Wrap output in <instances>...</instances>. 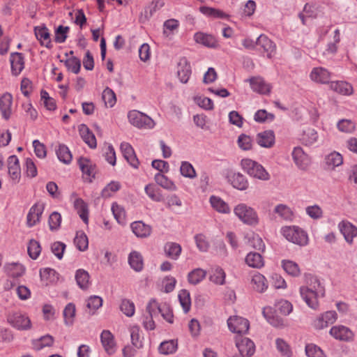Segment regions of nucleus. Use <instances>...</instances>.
Masks as SVG:
<instances>
[{"instance_id":"nucleus-1","label":"nucleus","mask_w":357,"mask_h":357,"mask_svg":"<svg viewBox=\"0 0 357 357\" xmlns=\"http://www.w3.org/2000/svg\"><path fill=\"white\" fill-rule=\"evenodd\" d=\"M299 292L305 303L316 310L319 307V298L325 296V288L317 277L310 275L307 286H301Z\"/></svg>"},{"instance_id":"nucleus-2","label":"nucleus","mask_w":357,"mask_h":357,"mask_svg":"<svg viewBox=\"0 0 357 357\" xmlns=\"http://www.w3.org/2000/svg\"><path fill=\"white\" fill-rule=\"evenodd\" d=\"M242 169L250 176L261 181H268L271 178L268 172L259 162L249 158L241 161Z\"/></svg>"},{"instance_id":"nucleus-3","label":"nucleus","mask_w":357,"mask_h":357,"mask_svg":"<svg viewBox=\"0 0 357 357\" xmlns=\"http://www.w3.org/2000/svg\"><path fill=\"white\" fill-rule=\"evenodd\" d=\"M281 234L289 242L305 246L308 243V236L306 231L298 226H285L282 227Z\"/></svg>"},{"instance_id":"nucleus-4","label":"nucleus","mask_w":357,"mask_h":357,"mask_svg":"<svg viewBox=\"0 0 357 357\" xmlns=\"http://www.w3.org/2000/svg\"><path fill=\"white\" fill-rule=\"evenodd\" d=\"M234 213L245 225L255 226L259 222L257 211L244 203L237 204L234 208Z\"/></svg>"},{"instance_id":"nucleus-5","label":"nucleus","mask_w":357,"mask_h":357,"mask_svg":"<svg viewBox=\"0 0 357 357\" xmlns=\"http://www.w3.org/2000/svg\"><path fill=\"white\" fill-rule=\"evenodd\" d=\"M128 119L130 124L139 129H152L155 125L150 116L135 109L128 113Z\"/></svg>"},{"instance_id":"nucleus-6","label":"nucleus","mask_w":357,"mask_h":357,"mask_svg":"<svg viewBox=\"0 0 357 357\" xmlns=\"http://www.w3.org/2000/svg\"><path fill=\"white\" fill-rule=\"evenodd\" d=\"M8 323L17 330L26 331L31 327L29 317L21 312H15L8 317Z\"/></svg>"},{"instance_id":"nucleus-7","label":"nucleus","mask_w":357,"mask_h":357,"mask_svg":"<svg viewBox=\"0 0 357 357\" xmlns=\"http://www.w3.org/2000/svg\"><path fill=\"white\" fill-rule=\"evenodd\" d=\"M229 329L238 334L246 333L250 328V323L247 319L238 316L230 317L227 320Z\"/></svg>"},{"instance_id":"nucleus-8","label":"nucleus","mask_w":357,"mask_h":357,"mask_svg":"<svg viewBox=\"0 0 357 357\" xmlns=\"http://www.w3.org/2000/svg\"><path fill=\"white\" fill-rule=\"evenodd\" d=\"M44 209L45 204L42 202H36L30 208L26 215V225L28 227H32L40 222Z\"/></svg>"},{"instance_id":"nucleus-9","label":"nucleus","mask_w":357,"mask_h":357,"mask_svg":"<svg viewBox=\"0 0 357 357\" xmlns=\"http://www.w3.org/2000/svg\"><path fill=\"white\" fill-rule=\"evenodd\" d=\"M329 333L332 337L340 341L351 342L354 339V332L349 328L343 325L333 326Z\"/></svg>"},{"instance_id":"nucleus-10","label":"nucleus","mask_w":357,"mask_h":357,"mask_svg":"<svg viewBox=\"0 0 357 357\" xmlns=\"http://www.w3.org/2000/svg\"><path fill=\"white\" fill-rule=\"evenodd\" d=\"M235 342L242 357H250L255 354V345L250 339L237 336Z\"/></svg>"},{"instance_id":"nucleus-11","label":"nucleus","mask_w":357,"mask_h":357,"mask_svg":"<svg viewBox=\"0 0 357 357\" xmlns=\"http://www.w3.org/2000/svg\"><path fill=\"white\" fill-rule=\"evenodd\" d=\"M253 91L261 95H268L272 89V86L260 76L252 77L248 79Z\"/></svg>"},{"instance_id":"nucleus-12","label":"nucleus","mask_w":357,"mask_h":357,"mask_svg":"<svg viewBox=\"0 0 357 357\" xmlns=\"http://www.w3.org/2000/svg\"><path fill=\"white\" fill-rule=\"evenodd\" d=\"M310 78L312 81L317 84H330L331 73L325 68L314 67L310 73Z\"/></svg>"},{"instance_id":"nucleus-13","label":"nucleus","mask_w":357,"mask_h":357,"mask_svg":"<svg viewBox=\"0 0 357 357\" xmlns=\"http://www.w3.org/2000/svg\"><path fill=\"white\" fill-rule=\"evenodd\" d=\"M337 319V314L335 311H327L320 314L314 321V326L317 329H323L335 323Z\"/></svg>"},{"instance_id":"nucleus-14","label":"nucleus","mask_w":357,"mask_h":357,"mask_svg":"<svg viewBox=\"0 0 357 357\" xmlns=\"http://www.w3.org/2000/svg\"><path fill=\"white\" fill-rule=\"evenodd\" d=\"M292 158L296 165L301 170H306L311 163L310 158L301 147L294 149Z\"/></svg>"},{"instance_id":"nucleus-15","label":"nucleus","mask_w":357,"mask_h":357,"mask_svg":"<svg viewBox=\"0 0 357 357\" xmlns=\"http://www.w3.org/2000/svg\"><path fill=\"white\" fill-rule=\"evenodd\" d=\"M338 228L345 241L352 244L354 238L357 236V227L347 220H342L338 224Z\"/></svg>"},{"instance_id":"nucleus-16","label":"nucleus","mask_w":357,"mask_h":357,"mask_svg":"<svg viewBox=\"0 0 357 357\" xmlns=\"http://www.w3.org/2000/svg\"><path fill=\"white\" fill-rule=\"evenodd\" d=\"M256 45L266 53L268 58L271 59L275 55L276 45L266 36L261 34L256 40Z\"/></svg>"},{"instance_id":"nucleus-17","label":"nucleus","mask_w":357,"mask_h":357,"mask_svg":"<svg viewBox=\"0 0 357 357\" xmlns=\"http://www.w3.org/2000/svg\"><path fill=\"white\" fill-rule=\"evenodd\" d=\"M8 174L12 181L17 183L20 181L21 177V169L18 158L15 155H10L7 160Z\"/></svg>"},{"instance_id":"nucleus-18","label":"nucleus","mask_w":357,"mask_h":357,"mask_svg":"<svg viewBox=\"0 0 357 357\" xmlns=\"http://www.w3.org/2000/svg\"><path fill=\"white\" fill-rule=\"evenodd\" d=\"M120 149L123 158L132 167L137 169L139 162L136 156L132 146L128 142H122L120 145Z\"/></svg>"},{"instance_id":"nucleus-19","label":"nucleus","mask_w":357,"mask_h":357,"mask_svg":"<svg viewBox=\"0 0 357 357\" xmlns=\"http://www.w3.org/2000/svg\"><path fill=\"white\" fill-rule=\"evenodd\" d=\"M13 96L9 93H5L0 97V111L3 119L8 120L12 114Z\"/></svg>"},{"instance_id":"nucleus-20","label":"nucleus","mask_w":357,"mask_h":357,"mask_svg":"<svg viewBox=\"0 0 357 357\" xmlns=\"http://www.w3.org/2000/svg\"><path fill=\"white\" fill-rule=\"evenodd\" d=\"M191 67L188 59L182 57L179 59L177 65V75L182 83H187L191 75Z\"/></svg>"},{"instance_id":"nucleus-21","label":"nucleus","mask_w":357,"mask_h":357,"mask_svg":"<svg viewBox=\"0 0 357 357\" xmlns=\"http://www.w3.org/2000/svg\"><path fill=\"white\" fill-rule=\"evenodd\" d=\"M34 33L41 45L48 49L52 47L49 29L45 24L34 27Z\"/></svg>"},{"instance_id":"nucleus-22","label":"nucleus","mask_w":357,"mask_h":357,"mask_svg":"<svg viewBox=\"0 0 357 357\" xmlns=\"http://www.w3.org/2000/svg\"><path fill=\"white\" fill-rule=\"evenodd\" d=\"M100 341L105 351L112 355L116 351V343L112 333L107 330H104L100 335Z\"/></svg>"},{"instance_id":"nucleus-23","label":"nucleus","mask_w":357,"mask_h":357,"mask_svg":"<svg viewBox=\"0 0 357 357\" xmlns=\"http://www.w3.org/2000/svg\"><path fill=\"white\" fill-rule=\"evenodd\" d=\"M275 218H279L282 220L292 221L294 214L291 208L284 204H279L275 206L273 211Z\"/></svg>"},{"instance_id":"nucleus-24","label":"nucleus","mask_w":357,"mask_h":357,"mask_svg":"<svg viewBox=\"0 0 357 357\" xmlns=\"http://www.w3.org/2000/svg\"><path fill=\"white\" fill-rule=\"evenodd\" d=\"M131 229L138 238H147L151 232L152 228L150 225H146L142 221H135L130 225Z\"/></svg>"},{"instance_id":"nucleus-25","label":"nucleus","mask_w":357,"mask_h":357,"mask_svg":"<svg viewBox=\"0 0 357 357\" xmlns=\"http://www.w3.org/2000/svg\"><path fill=\"white\" fill-rule=\"evenodd\" d=\"M330 89L343 96L351 95L354 91L351 84L344 81L331 82Z\"/></svg>"},{"instance_id":"nucleus-26","label":"nucleus","mask_w":357,"mask_h":357,"mask_svg":"<svg viewBox=\"0 0 357 357\" xmlns=\"http://www.w3.org/2000/svg\"><path fill=\"white\" fill-rule=\"evenodd\" d=\"M12 73L18 75L24 68V56L22 53H12L10 58Z\"/></svg>"},{"instance_id":"nucleus-27","label":"nucleus","mask_w":357,"mask_h":357,"mask_svg":"<svg viewBox=\"0 0 357 357\" xmlns=\"http://www.w3.org/2000/svg\"><path fill=\"white\" fill-rule=\"evenodd\" d=\"M194 40L197 43H199L208 47H215L217 46L215 38L211 34L197 32L194 35Z\"/></svg>"},{"instance_id":"nucleus-28","label":"nucleus","mask_w":357,"mask_h":357,"mask_svg":"<svg viewBox=\"0 0 357 357\" xmlns=\"http://www.w3.org/2000/svg\"><path fill=\"white\" fill-rule=\"evenodd\" d=\"M4 271L7 275L12 278H20L25 273V267L20 263H8L6 264Z\"/></svg>"},{"instance_id":"nucleus-29","label":"nucleus","mask_w":357,"mask_h":357,"mask_svg":"<svg viewBox=\"0 0 357 357\" xmlns=\"http://www.w3.org/2000/svg\"><path fill=\"white\" fill-rule=\"evenodd\" d=\"M257 141L258 144L262 147H271L275 143V135L273 131L266 130L258 133Z\"/></svg>"},{"instance_id":"nucleus-30","label":"nucleus","mask_w":357,"mask_h":357,"mask_svg":"<svg viewBox=\"0 0 357 357\" xmlns=\"http://www.w3.org/2000/svg\"><path fill=\"white\" fill-rule=\"evenodd\" d=\"M262 314L268 322L272 326L275 327H280L284 325L283 320L275 315V311L272 307H264L263 308Z\"/></svg>"},{"instance_id":"nucleus-31","label":"nucleus","mask_w":357,"mask_h":357,"mask_svg":"<svg viewBox=\"0 0 357 357\" xmlns=\"http://www.w3.org/2000/svg\"><path fill=\"white\" fill-rule=\"evenodd\" d=\"M251 285L254 290L263 293L268 288V282L263 275L259 273H255L252 277Z\"/></svg>"},{"instance_id":"nucleus-32","label":"nucleus","mask_w":357,"mask_h":357,"mask_svg":"<svg viewBox=\"0 0 357 357\" xmlns=\"http://www.w3.org/2000/svg\"><path fill=\"white\" fill-rule=\"evenodd\" d=\"M164 251L167 257L173 260H177L181 254L182 248L177 243L167 242L164 245Z\"/></svg>"},{"instance_id":"nucleus-33","label":"nucleus","mask_w":357,"mask_h":357,"mask_svg":"<svg viewBox=\"0 0 357 357\" xmlns=\"http://www.w3.org/2000/svg\"><path fill=\"white\" fill-rule=\"evenodd\" d=\"M128 264L136 272H140L144 268V259L140 252L132 251L128 256Z\"/></svg>"},{"instance_id":"nucleus-34","label":"nucleus","mask_w":357,"mask_h":357,"mask_svg":"<svg viewBox=\"0 0 357 357\" xmlns=\"http://www.w3.org/2000/svg\"><path fill=\"white\" fill-rule=\"evenodd\" d=\"M324 161L326 169L333 170L343 163V157L340 153L333 151L326 155Z\"/></svg>"},{"instance_id":"nucleus-35","label":"nucleus","mask_w":357,"mask_h":357,"mask_svg":"<svg viewBox=\"0 0 357 357\" xmlns=\"http://www.w3.org/2000/svg\"><path fill=\"white\" fill-rule=\"evenodd\" d=\"M79 132L84 142L89 145L90 148H96L97 146L96 139L89 128L84 124L79 126Z\"/></svg>"},{"instance_id":"nucleus-36","label":"nucleus","mask_w":357,"mask_h":357,"mask_svg":"<svg viewBox=\"0 0 357 357\" xmlns=\"http://www.w3.org/2000/svg\"><path fill=\"white\" fill-rule=\"evenodd\" d=\"M209 202L212 208L218 213L228 214L231 211L228 204L219 197L212 195L209 198Z\"/></svg>"},{"instance_id":"nucleus-37","label":"nucleus","mask_w":357,"mask_h":357,"mask_svg":"<svg viewBox=\"0 0 357 357\" xmlns=\"http://www.w3.org/2000/svg\"><path fill=\"white\" fill-rule=\"evenodd\" d=\"M130 339L132 344L136 349H142L144 346L143 340L144 337L140 330L139 326L137 325H134L130 327Z\"/></svg>"},{"instance_id":"nucleus-38","label":"nucleus","mask_w":357,"mask_h":357,"mask_svg":"<svg viewBox=\"0 0 357 357\" xmlns=\"http://www.w3.org/2000/svg\"><path fill=\"white\" fill-rule=\"evenodd\" d=\"M78 165L82 173L89 177H95L96 166L87 158L81 157L78 160Z\"/></svg>"},{"instance_id":"nucleus-39","label":"nucleus","mask_w":357,"mask_h":357,"mask_svg":"<svg viewBox=\"0 0 357 357\" xmlns=\"http://www.w3.org/2000/svg\"><path fill=\"white\" fill-rule=\"evenodd\" d=\"M246 264L252 268H261L264 265L262 256L258 252H250L245 257Z\"/></svg>"},{"instance_id":"nucleus-40","label":"nucleus","mask_w":357,"mask_h":357,"mask_svg":"<svg viewBox=\"0 0 357 357\" xmlns=\"http://www.w3.org/2000/svg\"><path fill=\"white\" fill-rule=\"evenodd\" d=\"M206 271L197 268H195L188 274V281L192 285L200 283L206 276Z\"/></svg>"},{"instance_id":"nucleus-41","label":"nucleus","mask_w":357,"mask_h":357,"mask_svg":"<svg viewBox=\"0 0 357 357\" xmlns=\"http://www.w3.org/2000/svg\"><path fill=\"white\" fill-rule=\"evenodd\" d=\"M226 273L224 270L217 266L211 270L209 280L217 285H223L225 283Z\"/></svg>"},{"instance_id":"nucleus-42","label":"nucleus","mask_w":357,"mask_h":357,"mask_svg":"<svg viewBox=\"0 0 357 357\" xmlns=\"http://www.w3.org/2000/svg\"><path fill=\"white\" fill-rule=\"evenodd\" d=\"M317 139L318 134L317 131L314 129L310 128L303 130L300 138L302 143L306 146H310L313 144L317 141Z\"/></svg>"},{"instance_id":"nucleus-43","label":"nucleus","mask_w":357,"mask_h":357,"mask_svg":"<svg viewBox=\"0 0 357 357\" xmlns=\"http://www.w3.org/2000/svg\"><path fill=\"white\" fill-rule=\"evenodd\" d=\"M231 183L234 188L240 190H246L249 185L248 181L245 176L240 173H234L231 176Z\"/></svg>"},{"instance_id":"nucleus-44","label":"nucleus","mask_w":357,"mask_h":357,"mask_svg":"<svg viewBox=\"0 0 357 357\" xmlns=\"http://www.w3.org/2000/svg\"><path fill=\"white\" fill-rule=\"evenodd\" d=\"M74 206L77 210L80 218L84 223L87 224L89 221L88 206L87 204L80 198H77L74 202Z\"/></svg>"},{"instance_id":"nucleus-45","label":"nucleus","mask_w":357,"mask_h":357,"mask_svg":"<svg viewBox=\"0 0 357 357\" xmlns=\"http://www.w3.org/2000/svg\"><path fill=\"white\" fill-rule=\"evenodd\" d=\"M282 266L284 271L292 277H298L301 274V270L298 265L291 261L284 259L282 261Z\"/></svg>"},{"instance_id":"nucleus-46","label":"nucleus","mask_w":357,"mask_h":357,"mask_svg":"<svg viewBox=\"0 0 357 357\" xmlns=\"http://www.w3.org/2000/svg\"><path fill=\"white\" fill-rule=\"evenodd\" d=\"M199 11L203 15L213 18L225 19L229 17L227 14L225 13L221 10L205 6L199 7Z\"/></svg>"},{"instance_id":"nucleus-47","label":"nucleus","mask_w":357,"mask_h":357,"mask_svg":"<svg viewBox=\"0 0 357 357\" xmlns=\"http://www.w3.org/2000/svg\"><path fill=\"white\" fill-rule=\"evenodd\" d=\"M275 347L282 356L291 357L293 356V351L290 345L284 340L277 338L275 340Z\"/></svg>"},{"instance_id":"nucleus-48","label":"nucleus","mask_w":357,"mask_h":357,"mask_svg":"<svg viewBox=\"0 0 357 357\" xmlns=\"http://www.w3.org/2000/svg\"><path fill=\"white\" fill-rule=\"evenodd\" d=\"M89 274L84 269H79L75 273V280L77 285L82 289H86L89 286Z\"/></svg>"},{"instance_id":"nucleus-49","label":"nucleus","mask_w":357,"mask_h":357,"mask_svg":"<svg viewBox=\"0 0 357 357\" xmlns=\"http://www.w3.org/2000/svg\"><path fill=\"white\" fill-rule=\"evenodd\" d=\"M155 181L159 185L166 190L172 191L176 190V186L174 182L161 173L155 175Z\"/></svg>"},{"instance_id":"nucleus-50","label":"nucleus","mask_w":357,"mask_h":357,"mask_svg":"<svg viewBox=\"0 0 357 357\" xmlns=\"http://www.w3.org/2000/svg\"><path fill=\"white\" fill-rule=\"evenodd\" d=\"M58 159L65 163L69 164L73 158L72 154L69 149L64 144H59L56 151Z\"/></svg>"},{"instance_id":"nucleus-51","label":"nucleus","mask_w":357,"mask_h":357,"mask_svg":"<svg viewBox=\"0 0 357 357\" xmlns=\"http://www.w3.org/2000/svg\"><path fill=\"white\" fill-rule=\"evenodd\" d=\"M178 297L184 312L188 313L191 307L190 292L186 289H181L178 293Z\"/></svg>"},{"instance_id":"nucleus-52","label":"nucleus","mask_w":357,"mask_h":357,"mask_svg":"<svg viewBox=\"0 0 357 357\" xmlns=\"http://www.w3.org/2000/svg\"><path fill=\"white\" fill-rule=\"evenodd\" d=\"M74 243L76 248L80 251H85L88 248V238L84 231H77L76 236L74 238Z\"/></svg>"},{"instance_id":"nucleus-53","label":"nucleus","mask_w":357,"mask_h":357,"mask_svg":"<svg viewBox=\"0 0 357 357\" xmlns=\"http://www.w3.org/2000/svg\"><path fill=\"white\" fill-rule=\"evenodd\" d=\"M54 343L52 336L47 335L33 340L32 345L36 350H40L46 347H51Z\"/></svg>"},{"instance_id":"nucleus-54","label":"nucleus","mask_w":357,"mask_h":357,"mask_svg":"<svg viewBox=\"0 0 357 357\" xmlns=\"http://www.w3.org/2000/svg\"><path fill=\"white\" fill-rule=\"evenodd\" d=\"M180 172L183 176L190 179H193L197 176L196 171L192 165L187 161L181 162Z\"/></svg>"},{"instance_id":"nucleus-55","label":"nucleus","mask_w":357,"mask_h":357,"mask_svg":"<svg viewBox=\"0 0 357 357\" xmlns=\"http://www.w3.org/2000/svg\"><path fill=\"white\" fill-rule=\"evenodd\" d=\"M177 349V342L174 340L165 341L158 348L160 354L168 355L174 353Z\"/></svg>"},{"instance_id":"nucleus-56","label":"nucleus","mask_w":357,"mask_h":357,"mask_svg":"<svg viewBox=\"0 0 357 357\" xmlns=\"http://www.w3.org/2000/svg\"><path fill=\"white\" fill-rule=\"evenodd\" d=\"M27 251L29 257L32 259H36L41 252V247L39 242L34 239L30 240L28 244Z\"/></svg>"},{"instance_id":"nucleus-57","label":"nucleus","mask_w":357,"mask_h":357,"mask_svg":"<svg viewBox=\"0 0 357 357\" xmlns=\"http://www.w3.org/2000/svg\"><path fill=\"white\" fill-rule=\"evenodd\" d=\"M146 194L154 202H161L162 200V196L160 193V190L156 188L152 184H148L144 188Z\"/></svg>"},{"instance_id":"nucleus-58","label":"nucleus","mask_w":357,"mask_h":357,"mask_svg":"<svg viewBox=\"0 0 357 357\" xmlns=\"http://www.w3.org/2000/svg\"><path fill=\"white\" fill-rule=\"evenodd\" d=\"M112 211L118 223L124 225L126 223V217L124 208L121 206L114 203L112 206Z\"/></svg>"},{"instance_id":"nucleus-59","label":"nucleus","mask_w":357,"mask_h":357,"mask_svg":"<svg viewBox=\"0 0 357 357\" xmlns=\"http://www.w3.org/2000/svg\"><path fill=\"white\" fill-rule=\"evenodd\" d=\"M75 315V305L70 303H68L63 310V317L65 324L68 326H71L73 323V319Z\"/></svg>"},{"instance_id":"nucleus-60","label":"nucleus","mask_w":357,"mask_h":357,"mask_svg":"<svg viewBox=\"0 0 357 357\" xmlns=\"http://www.w3.org/2000/svg\"><path fill=\"white\" fill-rule=\"evenodd\" d=\"M120 310L127 317H132L135 311V304L130 300L123 299L120 305Z\"/></svg>"},{"instance_id":"nucleus-61","label":"nucleus","mask_w":357,"mask_h":357,"mask_svg":"<svg viewBox=\"0 0 357 357\" xmlns=\"http://www.w3.org/2000/svg\"><path fill=\"white\" fill-rule=\"evenodd\" d=\"M102 98L105 102V105L109 107H112L116 102V95L114 92L109 87H107L103 91L102 94Z\"/></svg>"},{"instance_id":"nucleus-62","label":"nucleus","mask_w":357,"mask_h":357,"mask_svg":"<svg viewBox=\"0 0 357 357\" xmlns=\"http://www.w3.org/2000/svg\"><path fill=\"white\" fill-rule=\"evenodd\" d=\"M65 66L68 70L77 74L81 68V61L78 58L71 56L65 61Z\"/></svg>"},{"instance_id":"nucleus-63","label":"nucleus","mask_w":357,"mask_h":357,"mask_svg":"<svg viewBox=\"0 0 357 357\" xmlns=\"http://www.w3.org/2000/svg\"><path fill=\"white\" fill-rule=\"evenodd\" d=\"M179 26V22L175 19H169L166 20L163 24V34L168 37L174 31L177 30Z\"/></svg>"},{"instance_id":"nucleus-64","label":"nucleus","mask_w":357,"mask_h":357,"mask_svg":"<svg viewBox=\"0 0 357 357\" xmlns=\"http://www.w3.org/2000/svg\"><path fill=\"white\" fill-rule=\"evenodd\" d=\"M305 354L307 357H326L324 351L319 347L313 344L306 345Z\"/></svg>"}]
</instances>
